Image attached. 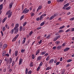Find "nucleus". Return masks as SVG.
Segmentation results:
<instances>
[{
    "label": "nucleus",
    "instance_id": "7c9ffc66",
    "mask_svg": "<svg viewBox=\"0 0 74 74\" xmlns=\"http://www.w3.org/2000/svg\"><path fill=\"white\" fill-rule=\"evenodd\" d=\"M69 5V3H67L64 5V7H67Z\"/></svg>",
    "mask_w": 74,
    "mask_h": 74
},
{
    "label": "nucleus",
    "instance_id": "e2e57ef3",
    "mask_svg": "<svg viewBox=\"0 0 74 74\" xmlns=\"http://www.w3.org/2000/svg\"><path fill=\"white\" fill-rule=\"evenodd\" d=\"M42 42V40H41L40 41L38 42L39 44H40V43Z\"/></svg>",
    "mask_w": 74,
    "mask_h": 74
},
{
    "label": "nucleus",
    "instance_id": "2eb2a0df",
    "mask_svg": "<svg viewBox=\"0 0 74 74\" xmlns=\"http://www.w3.org/2000/svg\"><path fill=\"white\" fill-rule=\"evenodd\" d=\"M5 62H6L7 63L6 64H8L9 63V60L8 59H7V58H5Z\"/></svg>",
    "mask_w": 74,
    "mask_h": 74
},
{
    "label": "nucleus",
    "instance_id": "bf43d9fd",
    "mask_svg": "<svg viewBox=\"0 0 74 74\" xmlns=\"http://www.w3.org/2000/svg\"><path fill=\"white\" fill-rule=\"evenodd\" d=\"M1 34L2 36H4V34H3V31H1Z\"/></svg>",
    "mask_w": 74,
    "mask_h": 74
},
{
    "label": "nucleus",
    "instance_id": "0eeeda50",
    "mask_svg": "<svg viewBox=\"0 0 74 74\" xmlns=\"http://www.w3.org/2000/svg\"><path fill=\"white\" fill-rule=\"evenodd\" d=\"M62 45H59L57 47H56V49H58V50H59L62 48Z\"/></svg>",
    "mask_w": 74,
    "mask_h": 74
},
{
    "label": "nucleus",
    "instance_id": "de8ad7c7",
    "mask_svg": "<svg viewBox=\"0 0 74 74\" xmlns=\"http://www.w3.org/2000/svg\"><path fill=\"white\" fill-rule=\"evenodd\" d=\"M43 64V62H40V64H39L40 66H41L42 65V64Z\"/></svg>",
    "mask_w": 74,
    "mask_h": 74
},
{
    "label": "nucleus",
    "instance_id": "f257e3e1",
    "mask_svg": "<svg viewBox=\"0 0 74 74\" xmlns=\"http://www.w3.org/2000/svg\"><path fill=\"white\" fill-rule=\"evenodd\" d=\"M12 12H10V10H9L8 12H7L6 13V15H9L8 16V18H10V16H11L12 15Z\"/></svg>",
    "mask_w": 74,
    "mask_h": 74
},
{
    "label": "nucleus",
    "instance_id": "3c124183",
    "mask_svg": "<svg viewBox=\"0 0 74 74\" xmlns=\"http://www.w3.org/2000/svg\"><path fill=\"white\" fill-rule=\"evenodd\" d=\"M64 32L62 29H61L59 31V33H62V32Z\"/></svg>",
    "mask_w": 74,
    "mask_h": 74
},
{
    "label": "nucleus",
    "instance_id": "aec40b11",
    "mask_svg": "<svg viewBox=\"0 0 74 74\" xmlns=\"http://www.w3.org/2000/svg\"><path fill=\"white\" fill-rule=\"evenodd\" d=\"M22 59H20V60L19 61V65H21V64H22Z\"/></svg>",
    "mask_w": 74,
    "mask_h": 74
},
{
    "label": "nucleus",
    "instance_id": "ea45409f",
    "mask_svg": "<svg viewBox=\"0 0 74 74\" xmlns=\"http://www.w3.org/2000/svg\"><path fill=\"white\" fill-rule=\"evenodd\" d=\"M5 27L8 29H9V26L7 24L6 25H5Z\"/></svg>",
    "mask_w": 74,
    "mask_h": 74
},
{
    "label": "nucleus",
    "instance_id": "13d9d810",
    "mask_svg": "<svg viewBox=\"0 0 74 74\" xmlns=\"http://www.w3.org/2000/svg\"><path fill=\"white\" fill-rule=\"evenodd\" d=\"M31 16H33L34 15V14L33 13H32L31 14Z\"/></svg>",
    "mask_w": 74,
    "mask_h": 74
},
{
    "label": "nucleus",
    "instance_id": "5701e85b",
    "mask_svg": "<svg viewBox=\"0 0 74 74\" xmlns=\"http://www.w3.org/2000/svg\"><path fill=\"white\" fill-rule=\"evenodd\" d=\"M29 66L30 67H32V66H33V62H31L30 63Z\"/></svg>",
    "mask_w": 74,
    "mask_h": 74
},
{
    "label": "nucleus",
    "instance_id": "338daca9",
    "mask_svg": "<svg viewBox=\"0 0 74 74\" xmlns=\"http://www.w3.org/2000/svg\"><path fill=\"white\" fill-rule=\"evenodd\" d=\"M60 43V41H57V43H56V44H57V45H58V44H59Z\"/></svg>",
    "mask_w": 74,
    "mask_h": 74
},
{
    "label": "nucleus",
    "instance_id": "4468645a",
    "mask_svg": "<svg viewBox=\"0 0 74 74\" xmlns=\"http://www.w3.org/2000/svg\"><path fill=\"white\" fill-rule=\"evenodd\" d=\"M15 56H17L18 54V51H16L15 52Z\"/></svg>",
    "mask_w": 74,
    "mask_h": 74
},
{
    "label": "nucleus",
    "instance_id": "f3484780",
    "mask_svg": "<svg viewBox=\"0 0 74 74\" xmlns=\"http://www.w3.org/2000/svg\"><path fill=\"white\" fill-rule=\"evenodd\" d=\"M6 53V51H3L2 53V56H4L5 55V53Z\"/></svg>",
    "mask_w": 74,
    "mask_h": 74
},
{
    "label": "nucleus",
    "instance_id": "6e6552de",
    "mask_svg": "<svg viewBox=\"0 0 74 74\" xmlns=\"http://www.w3.org/2000/svg\"><path fill=\"white\" fill-rule=\"evenodd\" d=\"M41 8H42V5H40L37 9V11H38L40 10H41Z\"/></svg>",
    "mask_w": 74,
    "mask_h": 74
},
{
    "label": "nucleus",
    "instance_id": "b1692460",
    "mask_svg": "<svg viewBox=\"0 0 74 74\" xmlns=\"http://www.w3.org/2000/svg\"><path fill=\"white\" fill-rule=\"evenodd\" d=\"M42 57L41 56H39V57H38L37 58V60L38 61V60H40L41 59Z\"/></svg>",
    "mask_w": 74,
    "mask_h": 74
},
{
    "label": "nucleus",
    "instance_id": "cd10ccee",
    "mask_svg": "<svg viewBox=\"0 0 74 74\" xmlns=\"http://www.w3.org/2000/svg\"><path fill=\"white\" fill-rule=\"evenodd\" d=\"M16 39H17V38H15V37H14L12 40V42H14V41H16Z\"/></svg>",
    "mask_w": 74,
    "mask_h": 74
},
{
    "label": "nucleus",
    "instance_id": "20e7f679",
    "mask_svg": "<svg viewBox=\"0 0 74 74\" xmlns=\"http://www.w3.org/2000/svg\"><path fill=\"white\" fill-rule=\"evenodd\" d=\"M14 29L15 30L14 31V33L16 34L17 33H18V31H19V29L18 28H17L16 29Z\"/></svg>",
    "mask_w": 74,
    "mask_h": 74
},
{
    "label": "nucleus",
    "instance_id": "37998d69",
    "mask_svg": "<svg viewBox=\"0 0 74 74\" xmlns=\"http://www.w3.org/2000/svg\"><path fill=\"white\" fill-rule=\"evenodd\" d=\"M3 46V43L2 42H1L0 43V47H2V46Z\"/></svg>",
    "mask_w": 74,
    "mask_h": 74
},
{
    "label": "nucleus",
    "instance_id": "4d7b16f0",
    "mask_svg": "<svg viewBox=\"0 0 74 74\" xmlns=\"http://www.w3.org/2000/svg\"><path fill=\"white\" fill-rule=\"evenodd\" d=\"M9 53H10V55H11V49H9Z\"/></svg>",
    "mask_w": 74,
    "mask_h": 74
},
{
    "label": "nucleus",
    "instance_id": "f8f14e48",
    "mask_svg": "<svg viewBox=\"0 0 74 74\" xmlns=\"http://www.w3.org/2000/svg\"><path fill=\"white\" fill-rule=\"evenodd\" d=\"M69 49L70 48H69L67 47L64 50V52H66V51H68V50H69Z\"/></svg>",
    "mask_w": 74,
    "mask_h": 74
},
{
    "label": "nucleus",
    "instance_id": "2f4dec72",
    "mask_svg": "<svg viewBox=\"0 0 74 74\" xmlns=\"http://www.w3.org/2000/svg\"><path fill=\"white\" fill-rule=\"evenodd\" d=\"M49 59H49V56L46 58V61H48V60H49Z\"/></svg>",
    "mask_w": 74,
    "mask_h": 74
},
{
    "label": "nucleus",
    "instance_id": "c85d7f7f",
    "mask_svg": "<svg viewBox=\"0 0 74 74\" xmlns=\"http://www.w3.org/2000/svg\"><path fill=\"white\" fill-rule=\"evenodd\" d=\"M71 8V7L70 6H69L68 7H67L66 8V10H69Z\"/></svg>",
    "mask_w": 74,
    "mask_h": 74
},
{
    "label": "nucleus",
    "instance_id": "4be33fe9",
    "mask_svg": "<svg viewBox=\"0 0 74 74\" xmlns=\"http://www.w3.org/2000/svg\"><path fill=\"white\" fill-rule=\"evenodd\" d=\"M57 1L59 3H62L64 0H57Z\"/></svg>",
    "mask_w": 74,
    "mask_h": 74
},
{
    "label": "nucleus",
    "instance_id": "393cba45",
    "mask_svg": "<svg viewBox=\"0 0 74 74\" xmlns=\"http://www.w3.org/2000/svg\"><path fill=\"white\" fill-rule=\"evenodd\" d=\"M52 68L51 67H47L45 69L46 70H48Z\"/></svg>",
    "mask_w": 74,
    "mask_h": 74
},
{
    "label": "nucleus",
    "instance_id": "f03ea898",
    "mask_svg": "<svg viewBox=\"0 0 74 74\" xmlns=\"http://www.w3.org/2000/svg\"><path fill=\"white\" fill-rule=\"evenodd\" d=\"M29 11V9H27V8H25L22 12V13L23 14V13L26 14V13H27Z\"/></svg>",
    "mask_w": 74,
    "mask_h": 74
},
{
    "label": "nucleus",
    "instance_id": "49530a36",
    "mask_svg": "<svg viewBox=\"0 0 74 74\" xmlns=\"http://www.w3.org/2000/svg\"><path fill=\"white\" fill-rule=\"evenodd\" d=\"M32 71H30L28 72L27 74H32Z\"/></svg>",
    "mask_w": 74,
    "mask_h": 74
},
{
    "label": "nucleus",
    "instance_id": "9d476101",
    "mask_svg": "<svg viewBox=\"0 0 74 74\" xmlns=\"http://www.w3.org/2000/svg\"><path fill=\"white\" fill-rule=\"evenodd\" d=\"M46 53H47V51H46L42 52L40 54V55H44Z\"/></svg>",
    "mask_w": 74,
    "mask_h": 74
},
{
    "label": "nucleus",
    "instance_id": "f704fd0d",
    "mask_svg": "<svg viewBox=\"0 0 74 74\" xmlns=\"http://www.w3.org/2000/svg\"><path fill=\"white\" fill-rule=\"evenodd\" d=\"M71 30H70V29H69L68 30H67L66 31H65V32L66 33H68V32H71Z\"/></svg>",
    "mask_w": 74,
    "mask_h": 74
},
{
    "label": "nucleus",
    "instance_id": "e433bc0d",
    "mask_svg": "<svg viewBox=\"0 0 74 74\" xmlns=\"http://www.w3.org/2000/svg\"><path fill=\"white\" fill-rule=\"evenodd\" d=\"M15 61H13V62H12V67H13V66H14V64H15Z\"/></svg>",
    "mask_w": 74,
    "mask_h": 74
},
{
    "label": "nucleus",
    "instance_id": "a19ab883",
    "mask_svg": "<svg viewBox=\"0 0 74 74\" xmlns=\"http://www.w3.org/2000/svg\"><path fill=\"white\" fill-rule=\"evenodd\" d=\"M72 60L69 59L67 60V62H68L69 63V62H72Z\"/></svg>",
    "mask_w": 74,
    "mask_h": 74
},
{
    "label": "nucleus",
    "instance_id": "c03bdc74",
    "mask_svg": "<svg viewBox=\"0 0 74 74\" xmlns=\"http://www.w3.org/2000/svg\"><path fill=\"white\" fill-rule=\"evenodd\" d=\"M27 24V22H24L23 25V26H25V25H26Z\"/></svg>",
    "mask_w": 74,
    "mask_h": 74
},
{
    "label": "nucleus",
    "instance_id": "c9c22d12",
    "mask_svg": "<svg viewBox=\"0 0 74 74\" xmlns=\"http://www.w3.org/2000/svg\"><path fill=\"white\" fill-rule=\"evenodd\" d=\"M45 24V22H43L42 23H41L40 24V26H43Z\"/></svg>",
    "mask_w": 74,
    "mask_h": 74
},
{
    "label": "nucleus",
    "instance_id": "603ef678",
    "mask_svg": "<svg viewBox=\"0 0 74 74\" xmlns=\"http://www.w3.org/2000/svg\"><path fill=\"white\" fill-rule=\"evenodd\" d=\"M22 30V27L21 26L20 27L19 30L20 31H21Z\"/></svg>",
    "mask_w": 74,
    "mask_h": 74
},
{
    "label": "nucleus",
    "instance_id": "680f3d73",
    "mask_svg": "<svg viewBox=\"0 0 74 74\" xmlns=\"http://www.w3.org/2000/svg\"><path fill=\"white\" fill-rule=\"evenodd\" d=\"M63 61V58H62V57H61L60 58V62H62V61Z\"/></svg>",
    "mask_w": 74,
    "mask_h": 74
},
{
    "label": "nucleus",
    "instance_id": "864d4df0",
    "mask_svg": "<svg viewBox=\"0 0 74 74\" xmlns=\"http://www.w3.org/2000/svg\"><path fill=\"white\" fill-rule=\"evenodd\" d=\"M5 56H7V57H9V56H10V55L8 53H7L5 54Z\"/></svg>",
    "mask_w": 74,
    "mask_h": 74
},
{
    "label": "nucleus",
    "instance_id": "9b49d317",
    "mask_svg": "<svg viewBox=\"0 0 74 74\" xmlns=\"http://www.w3.org/2000/svg\"><path fill=\"white\" fill-rule=\"evenodd\" d=\"M14 4V3L12 2H11V3L9 5V6L10 8H11L12 7V5Z\"/></svg>",
    "mask_w": 74,
    "mask_h": 74
},
{
    "label": "nucleus",
    "instance_id": "dca6fc26",
    "mask_svg": "<svg viewBox=\"0 0 74 74\" xmlns=\"http://www.w3.org/2000/svg\"><path fill=\"white\" fill-rule=\"evenodd\" d=\"M3 4H1L0 5V11L3 9Z\"/></svg>",
    "mask_w": 74,
    "mask_h": 74
},
{
    "label": "nucleus",
    "instance_id": "a878e982",
    "mask_svg": "<svg viewBox=\"0 0 74 74\" xmlns=\"http://www.w3.org/2000/svg\"><path fill=\"white\" fill-rule=\"evenodd\" d=\"M12 58H10L9 59V63H12Z\"/></svg>",
    "mask_w": 74,
    "mask_h": 74
},
{
    "label": "nucleus",
    "instance_id": "6e6d98bb",
    "mask_svg": "<svg viewBox=\"0 0 74 74\" xmlns=\"http://www.w3.org/2000/svg\"><path fill=\"white\" fill-rule=\"evenodd\" d=\"M25 50L22 49L21 51V52L23 53V52H25Z\"/></svg>",
    "mask_w": 74,
    "mask_h": 74
},
{
    "label": "nucleus",
    "instance_id": "7ed1b4c3",
    "mask_svg": "<svg viewBox=\"0 0 74 74\" xmlns=\"http://www.w3.org/2000/svg\"><path fill=\"white\" fill-rule=\"evenodd\" d=\"M60 37V35H58L56 36V37L54 38L53 39L54 41H56L58 39H59Z\"/></svg>",
    "mask_w": 74,
    "mask_h": 74
},
{
    "label": "nucleus",
    "instance_id": "423d86ee",
    "mask_svg": "<svg viewBox=\"0 0 74 74\" xmlns=\"http://www.w3.org/2000/svg\"><path fill=\"white\" fill-rule=\"evenodd\" d=\"M7 47V45L6 44H5L3 46L2 48L3 49H4L5 48Z\"/></svg>",
    "mask_w": 74,
    "mask_h": 74
},
{
    "label": "nucleus",
    "instance_id": "412c9836",
    "mask_svg": "<svg viewBox=\"0 0 74 74\" xmlns=\"http://www.w3.org/2000/svg\"><path fill=\"white\" fill-rule=\"evenodd\" d=\"M43 17H44V16H43V15H42V14L40 17V18L39 19L41 21V20H42V19H43Z\"/></svg>",
    "mask_w": 74,
    "mask_h": 74
},
{
    "label": "nucleus",
    "instance_id": "c756f323",
    "mask_svg": "<svg viewBox=\"0 0 74 74\" xmlns=\"http://www.w3.org/2000/svg\"><path fill=\"white\" fill-rule=\"evenodd\" d=\"M28 73V69L26 68L25 69V74H27Z\"/></svg>",
    "mask_w": 74,
    "mask_h": 74
},
{
    "label": "nucleus",
    "instance_id": "39448f33",
    "mask_svg": "<svg viewBox=\"0 0 74 74\" xmlns=\"http://www.w3.org/2000/svg\"><path fill=\"white\" fill-rule=\"evenodd\" d=\"M56 16V14H54V15L51 16L50 18H49V20H52V19H53L54 18H55Z\"/></svg>",
    "mask_w": 74,
    "mask_h": 74
},
{
    "label": "nucleus",
    "instance_id": "58836bf2",
    "mask_svg": "<svg viewBox=\"0 0 74 74\" xmlns=\"http://www.w3.org/2000/svg\"><path fill=\"white\" fill-rule=\"evenodd\" d=\"M32 59H34L35 58V55H34V54L32 55Z\"/></svg>",
    "mask_w": 74,
    "mask_h": 74
},
{
    "label": "nucleus",
    "instance_id": "6ab92c4d",
    "mask_svg": "<svg viewBox=\"0 0 74 74\" xmlns=\"http://www.w3.org/2000/svg\"><path fill=\"white\" fill-rule=\"evenodd\" d=\"M7 17H5V18H4L2 21V23H4L5 21L7 20Z\"/></svg>",
    "mask_w": 74,
    "mask_h": 74
},
{
    "label": "nucleus",
    "instance_id": "bb28decb",
    "mask_svg": "<svg viewBox=\"0 0 74 74\" xmlns=\"http://www.w3.org/2000/svg\"><path fill=\"white\" fill-rule=\"evenodd\" d=\"M24 17H25V16L24 15L22 16L20 18V21L22 20V19L24 18Z\"/></svg>",
    "mask_w": 74,
    "mask_h": 74
},
{
    "label": "nucleus",
    "instance_id": "a18cd8bd",
    "mask_svg": "<svg viewBox=\"0 0 74 74\" xmlns=\"http://www.w3.org/2000/svg\"><path fill=\"white\" fill-rule=\"evenodd\" d=\"M40 66H39L37 69V71H38L40 70Z\"/></svg>",
    "mask_w": 74,
    "mask_h": 74
},
{
    "label": "nucleus",
    "instance_id": "72a5a7b5",
    "mask_svg": "<svg viewBox=\"0 0 74 74\" xmlns=\"http://www.w3.org/2000/svg\"><path fill=\"white\" fill-rule=\"evenodd\" d=\"M26 38H24V40L22 41V42H23V44H25V42L26 41Z\"/></svg>",
    "mask_w": 74,
    "mask_h": 74
},
{
    "label": "nucleus",
    "instance_id": "1a4fd4ad",
    "mask_svg": "<svg viewBox=\"0 0 74 74\" xmlns=\"http://www.w3.org/2000/svg\"><path fill=\"white\" fill-rule=\"evenodd\" d=\"M54 61V59H52L49 60V63L50 64L51 63H53Z\"/></svg>",
    "mask_w": 74,
    "mask_h": 74
},
{
    "label": "nucleus",
    "instance_id": "4c0bfd02",
    "mask_svg": "<svg viewBox=\"0 0 74 74\" xmlns=\"http://www.w3.org/2000/svg\"><path fill=\"white\" fill-rule=\"evenodd\" d=\"M33 33V31H31L29 34V36H31V35Z\"/></svg>",
    "mask_w": 74,
    "mask_h": 74
},
{
    "label": "nucleus",
    "instance_id": "473e14b6",
    "mask_svg": "<svg viewBox=\"0 0 74 74\" xmlns=\"http://www.w3.org/2000/svg\"><path fill=\"white\" fill-rule=\"evenodd\" d=\"M60 63V62H57L56 64V66H57L58 65H59Z\"/></svg>",
    "mask_w": 74,
    "mask_h": 74
},
{
    "label": "nucleus",
    "instance_id": "ddd939ff",
    "mask_svg": "<svg viewBox=\"0 0 74 74\" xmlns=\"http://www.w3.org/2000/svg\"><path fill=\"white\" fill-rule=\"evenodd\" d=\"M40 49H39L36 52V55H37L39 53H40Z\"/></svg>",
    "mask_w": 74,
    "mask_h": 74
},
{
    "label": "nucleus",
    "instance_id": "a211bd4d",
    "mask_svg": "<svg viewBox=\"0 0 74 74\" xmlns=\"http://www.w3.org/2000/svg\"><path fill=\"white\" fill-rule=\"evenodd\" d=\"M19 27V24H16L15 25V27L14 28V29H17Z\"/></svg>",
    "mask_w": 74,
    "mask_h": 74
},
{
    "label": "nucleus",
    "instance_id": "8fccbe9b",
    "mask_svg": "<svg viewBox=\"0 0 74 74\" xmlns=\"http://www.w3.org/2000/svg\"><path fill=\"white\" fill-rule=\"evenodd\" d=\"M5 27H3V28L2 30L3 32H4L5 31Z\"/></svg>",
    "mask_w": 74,
    "mask_h": 74
},
{
    "label": "nucleus",
    "instance_id": "69168bd1",
    "mask_svg": "<svg viewBox=\"0 0 74 74\" xmlns=\"http://www.w3.org/2000/svg\"><path fill=\"white\" fill-rule=\"evenodd\" d=\"M71 32H74V28H72L71 29Z\"/></svg>",
    "mask_w": 74,
    "mask_h": 74
},
{
    "label": "nucleus",
    "instance_id": "09e8293b",
    "mask_svg": "<svg viewBox=\"0 0 74 74\" xmlns=\"http://www.w3.org/2000/svg\"><path fill=\"white\" fill-rule=\"evenodd\" d=\"M14 29H12L11 31V34H12L13 33H14Z\"/></svg>",
    "mask_w": 74,
    "mask_h": 74
},
{
    "label": "nucleus",
    "instance_id": "774afa93",
    "mask_svg": "<svg viewBox=\"0 0 74 74\" xmlns=\"http://www.w3.org/2000/svg\"><path fill=\"white\" fill-rule=\"evenodd\" d=\"M74 20V17L70 18V20H71V21H73V20Z\"/></svg>",
    "mask_w": 74,
    "mask_h": 74
},
{
    "label": "nucleus",
    "instance_id": "79ce46f5",
    "mask_svg": "<svg viewBox=\"0 0 74 74\" xmlns=\"http://www.w3.org/2000/svg\"><path fill=\"white\" fill-rule=\"evenodd\" d=\"M65 27V26L64 25H63L62 26L60 27V29H63V28H64Z\"/></svg>",
    "mask_w": 74,
    "mask_h": 74
},
{
    "label": "nucleus",
    "instance_id": "052dcab7",
    "mask_svg": "<svg viewBox=\"0 0 74 74\" xmlns=\"http://www.w3.org/2000/svg\"><path fill=\"white\" fill-rule=\"evenodd\" d=\"M18 37H19V34H18L16 35V36H15V37L16 38H18Z\"/></svg>",
    "mask_w": 74,
    "mask_h": 74
},
{
    "label": "nucleus",
    "instance_id": "0e129e2a",
    "mask_svg": "<svg viewBox=\"0 0 74 74\" xmlns=\"http://www.w3.org/2000/svg\"><path fill=\"white\" fill-rule=\"evenodd\" d=\"M48 53H46L44 55V56H48Z\"/></svg>",
    "mask_w": 74,
    "mask_h": 74
},
{
    "label": "nucleus",
    "instance_id": "5fc2aeb1",
    "mask_svg": "<svg viewBox=\"0 0 74 74\" xmlns=\"http://www.w3.org/2000/svg\"><path fill=\"white\" fill-rule=\"evenodd\" d=\"M46 38H47L49 39V38H50V35H48L47 36Z\"/></svg>",
    "mask_w": 74,
    "mask_h": 74
}]
</instances>
